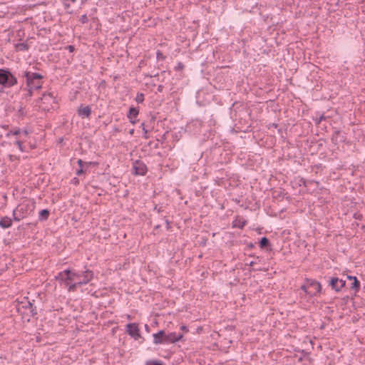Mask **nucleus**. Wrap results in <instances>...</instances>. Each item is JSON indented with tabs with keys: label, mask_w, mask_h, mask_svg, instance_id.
<instances>
[{
	"label": "nucleus",
	"mask_w": 365,
	"mask_h": 365,
	"mask_svg": "<svg viewBox=\"0 0 365 365\" xmlns=\"http://www.w3.org/2000/svg\"><path fill=\"white\" fill-rule=\"evenodd\" d=\"M57 277L68 287L69 292H73L78 287L88 284L93 279V274L89 270L77 273L73 270L66 269L59 272Z\"/></svg>",
	"instance_id": "obj_1"
},
{
	"label": "nucleus",
	"mask_w": 365,
	"mask_h": 365,
	"mask_svg": "<svg viewBox=\"0 0 365 365\" xmlns=\"http://www.w3.org/2000/svg\"><path fill=\"white\" fill-rule=\"evenodd\" d=\"M35 208V203L33 202H24L16 207L13 212L14 218L16 221L26 217L32 214Z\"/></svg>",
	"instance_id": "obj_2"
},
{
	"label": "nucleus",
	"mask_w": 365,
	"mask_h": 365,
	"mask_svg": "<svg viewBox=\"0 0 365 365\" xmlns=\"http://www.w3.org/2000/svg\"><path fill=\"white\" fill-rule=\"evenodd\" d=\"M24 77L26 78V87L30 96L32 95L34 90L41 88L42 86V76L40 74L31 71H26L24 74Z\"/></svg>",
	"instance_id": "obj_3"
},
{
	"label": "nucleus",
	"mask_w": 365,
	"mask_h": 365,
	"mask_svg": "<svg viewBox=\"0 0 365 365\" xmlns=\"http://www.w3.org/2000/svg\"><path fill=\"white\" fill-rule=\"evenodd\" d=\"M301 288L306 294L310 296H316L322 291L321 284L313 279H307Z\"/></svg>",
	"instance_id": "obj_4"
},
{
	"label": "nucleus",
	"mask_w": 365,
	"mask_h": 365,
	"mask_svg": "<svg viewBox=\"0 0 365 365\" xmlns=\"http://www.w3.org/2000/svg\"><path fill=\"white\" fill-rule=\"evenodd\" d=\"M17 83V80L13 74L6 69L0 68V85L4 88L11 87Z\"/></svg>",
	"instance_id": "obj_5"
},
{
	"label": "nucleus",
	"mask_w": 365,
	"mask_h": 365,
	"mask_svg": "<svg viewBox=\"0 0 365 365\" xmlns=\"http://www.w3.org/2000/svg\"><path fill=\"white\" fill-rule=\"evenodd\" d=\"M27 135H28V133H27L26 131H25V130L21 131L19 130H11L8 133L9 136H10V135L16 136V139L15 143L18 146L19 149L21 151H24V150L22 144H23V141H24V138L27 136Z\"/></svg>",
	"instance_id": "obj_6"
},
{
	"label": "nucleus",
	"mask_w": 365,
	"mask_h": 365,
	"mask_svg": "<svg viewBox=\"0 0 365 365\" xmlns=\"http://www.w3.org/2000/svg\"><path fill=\"white\" fill-rule=\"evenodd\" d=\"M183 338L182 334H177L176 332H169L166 334L165 332V344L171 343L174 344L176 343Z\"/></svg>",
	"instance_id": "obj_7"
},
{
	"label": "nucleus",
	"mask_w": 365,
	"mask_h": 365,
	"mask_svg": "<svg viewBox=\"0 0 365 365\" xmlns=\"http://www.w3.org/2000/svg\"><path fill=\"white\" fill-rule=\"evenodd\" d=\"M127 332L135 340L140 338V329L135 323H130L127 325Z\"/></svg>",
	"instance_id": "obj_8"
},
{
	"label": "nucleus",
	"mask_w": 365,
	"mask_h": 365,
	"mask_svg": "<svg viewBox=\"0 0 365 365\" xmlns=\"http://www.w3.org/2000/svg\"><path fill=\"white\" fill-rule=\"evenodd\" d=\"M133 168L135 175H143L147 171L146 165L141 161H135Z\"/></svg>",
	"instance_id": "obj_9"
},
{
	"label": "nucleus",
	"mask_w": 365,
	"mask_h": 365,
	"mask_svg": "<svg viewBox=\"0 0 365 365\" xmlns=\"http://www.w3.org/2000/svg\"><path fill=\"white\" fill-rule=\"evenodd\" d=\"M345 281L337 277L332 278L330 281V285L336 292H340L345 286Z\"/></svg>",
	"instance_id": "obj_10"
},
{
	"label": "nucleus",
	"mask_w": 365,
	"mask_h": 365,
	"mask_svg": "<svg viewBox=\"0 0 365 365\" xmlns=\"http://www.w3.org/2000/svg\"><path fill=\"white\" fill-rule=\"evenodd\" d=\"M153 343L156 345L165 344V331L160 330L158 333L153 334Z\"/></svg>",
	"instance_id": "obj_11"
},
{
	"label": "nucleus",
	"mask_w": 365,
	"mask_h": 365,
	"mask_svg": "<svg viewBox=\"0 0 365 365\" xmlns=\"http://www.w3.org/2000/svg\"><path fill=\"white\" fill-rule=\"evenodd\" d=\"M91 113V108L89 106H81L78 109V114L81 118H89Z\"/></svg>",
	"instance_id": "obj_12"
},
{
	"label": "nucleus",
	"mask_w": 365,
	"mask_h": 365,
	"mask_svg": "<svg viewBox=\"0 0 365 365\" xmlns=\"http://www.w3.org/2000/svg\"><path fill=\"white\" fill-rule=\"evenodd\" d=\"M78 164L80 167V169L77 170L76 174L78 175H81L86 172L85 169L87 168L88 165L91 164V163L83 162L82 160H78Z\"/></svg>",
	"instance_id": "obj_13"
},
{
	"label": "nucleus",
	"mask_w": 365,
	"mask_h": 365,
	"mask_svg": "<svg viewBox=\"0 0 365 365\" xmlns=\"http://www.w3.org/2000/svg\"><path fill=\"white\" fill-rule=\"evenodd\" d=\"M12 225V220L9 217H4L0 220V227L2 228H9Z\"/></svg>",
	"instance_id": "obj_14"
},
{
	"label": "nucleus",
	"mask_w": 365,
	"mask_h": 365,
	"mask_svg": "<svg viewBox=\"0 0 365 365\" xmlns=\"http://www.w3.org/2000/svg\"><path fill=\"white\" fill-rule=\"evenodd\" d=\"M246 223L247 221L240 217H236L232 222L233 227L238 228H242L246 225Z\"/></svg>",
	"instance_id": "obj_15"
},
{
	"label": "nucleus",
	"mask_w": 365,
	"mask_h": 365,
	"mask_svg": "<svg viewBox=\"0 0 365 365\" xmlns=\"http://www.w3.org/2000/svg\"><path fill=\"white\" fill-rule=\"evenodd\" d=\"M138 113H139L138 110L136 109L135 108H130L129 113L128 114V118L130 120V122L132 123H135L133 119H135L138 116Z\"/></svg>",
	"instance_id": "obj_16"
},
{
	"label": "nucleus",
	"mask_w": 365,
	"mask_h": 365,
	"mask_svg": "<svg viewBox=\"0 0 365 365\" xmlns=\"http://www.w3.org/2000/svg\"><path fill=\"white\" fill-rule=\"evenodd\" d=\"M347 278L351 281V288L356 290H359L360 287V283L357 278L354 276H348Z\"/></svg>",
	"instance_id": "obj_17"
},
{
	"label": "nucleus",
	"mask_w": 365,
	"mask_h": 365,
	"mask_svg": "<svg viewBox=\"0 0 365 365\" xmlns=\"http://www.w3.org/2000/svg\"><path fill=\"white\" fill-rule=\"evenodd\" d=\"M49 212L47 210H42L40 212V217L44 220H46L48 217Z\"/></svg>",
	"instance_id": "obj_18"
},
{
	"label": "nucleus",
	"mask_w": 365,
	"mask_h": 365,
	"mask_svg": "<svg viewBox=\"0 0 365 365\" xmlns=\"http://www.w3.org/2000/svg\"><path fill=\"white\" fill-rule=\"evenodd\" d=\"M135 101L138 103H142L144 101V96L143 93H138L136 96Z\"/></svg>",
	"instance_id": "obj_19"
},
{
	"label": "nucleus",
	"mask_w": 365,
	"mask_h": 365,
	"mask_svg": "<svg viewBox=\"0 0 365 365\" xmlns=\"http://www.w3.org/2000/svg\"><path fill=\"white\" fill-rule=\"evenodd\" d=\"M259 244L261 247H264L268 244V240L266 237H262Z\"/></svg>",
	"instance_id": "obj_20"
},
{
	"label": "nucleus",
	"mask_w": 365,
	"mask_h": 365,
	"mask_svg": "<svg viewBox=\"0 0 365 365\" xmlns=\"http://www.w3.org/2000/svg\"><path fill=\"white\" fill-rule=\"evenodd\" d=\"M145 365H163L160 362L157 361H147Z\"/></svg>",
	"instance_id": "obj_21"
},
{
	"label": "nucleus",
	"mask_w": 365,
	"mask_h": 365,
	"mask_svg": "<svg viewBox=\"0 0 365 365\" xmlns=\"http://www.w3.org/2000/svg\"><path fill=\"white\" fill-rule=\"evenodd\" d=\"M80 21H81V23H83V24L86 23V22H87V21H88V17H87V16H86V15H83V16H81V18H80Z\"/></svg>",
	"instance_id": "obj_22"
},
{
	"label": "nucleus",
	"mask_w": 365,
	"mask_h": 365,
	"mask_svg": "<svg viewBox=\"0 0 365 365\" xmlns=\"http://www.w3.org/2000/svg\"><path fill=\"white\" fill-rule=\"evenodd\" d=\"M141 127H142V128H143V131H144V137H145V138H148V136H147L148 130H147L145 129V124H144V123H142V124H141Z\"/></svg>",
	"instance_id": "obj_23"
},
{
	"label": "nucleus",
	"mask_w": 365,
	"mask_h": 365,
	"mask_svg": "<svg viewBox=\"0 0 365 365\" xmlns=\"http://www.w3.org/2000/svg\"><path fill=\"white\" fill-rule=\"evenodd\" d=\"M180 329H181L183 332H185V333L188 332V331H189V330H188V328H187L186 326H185V325H182V326L180 327Z\"/></svg>",
	"instance_id": "obj_24"
},
{
	"label": "nucleus",
	"mask_w": 365,
	"mask_h": 365,
	"mask_svg": "<svg viewBox=\"0 0 365 365\" xmlns=\"http://www.w3.org/2000/svg\"><path fill=\"white\" fill-rule=\"evenodd\" d=\"M145 330H146L147 331H150V330H149V327H148V325H145Z\"/></svg>",
	"instance_id": "obj_25"
},
{
	"label": "nucleus",
	"mask_w": 365,
	"mask_h": 365,
	"mask_svg": "<svg viewBox=\"0 0 365 365\" xmlns=\"http://www.w3.org/2000/svg\"><path fill=\"white\" fill-rule=\"evenodd\" d=\"M160 57H162V53H160V52L158 53V58H159Z\"/></svg>",
	"instance_id": "obj_26"
},
{
	"label": "nucleus",
	"mask_w": 365,
	"mask_h": 365,
	"mask_svg": "<svg viewBox=\"0 0 365 365\" xmlns=\"http://www.w3.org/2000/svg\"><path fill=\"white\" fill-rule=\"evenodd\" d=\"M160 57H162V53H160V52L158 53V58H159Z\"/></svg>",
	"instance_id": "obj_27"
},
{
	"label": "nucleus",
	"mask_w": 365,
	"mask_h": 365,
	"mask_svg": "<svg viewBox=\"0 0 365 365\" xmlns=\"http://www.w3.org/2000/svg\"><path fill=\"white\" fill-rule=\"evenodd\" d=\"M43 97L44 98H46V97L51 98V96L50 95H47V96L44 95Z\"/></svg>",
	"instance_id": "obj_28"
},
{
	"label": "nucleus",
	"mask_w": 365,
	"mask_h": 365,
	"mask_svg": "<svg viewBox=\"0 0 365 365\" xmlns=\"http://www.w3.org/2000/svg\"><path fill=\"white\" fill-rule=\"evenodd\" d=\"M69 48L71 51L73 48H72V46H69Z\"/></svg>",
	"instance_id": "obj_29"
},
{
	"label": "nucleus",
	"mask_w": 365,
	"mask_h": 365,
	"mask_svg": "<svg viewBox=\"0 0 365 365\" xmlns=\"http://www.w3.org/2000/svg\"><path fill=\"white\" fill-rule=\"evenodd\" d=\"M73 1H74L75 0H72Z\"/></svg>",
	"instance_id": "obj_30"
}]
</instances>
